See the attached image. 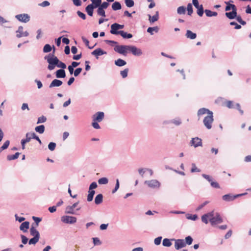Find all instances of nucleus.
<instances>
[{
  "mask_svg": "<svg viewBox=\"0 0 251 251\" xmlns=\"http://www.w3.org/2000/svg\"><path fill=\"white\" fill-rule=\"evenodd\" d=\"M46 121L47 118L44 116H42L38 118L37 124L45 123Z\"/></svg>",
  "mask_w": 251,
  "mask_h": 251,
  "instance_id": "obj_52",
  "label": "nucleus"
},
{
  "mask_svg": "<svg viewBox=\"0 0 251 251\" xmlns=\"http://www.w3.org/2000/svg\"><path fill=\"white\" fill-rule=\"evenodd\" d=\"M213 112L205 116L203 120L204 126L208 129H210L212 127V124L214 121Z\"/></svg>",
  "mask_w": 251,
  "mask_h": 251,
  "instance_id": "obj_4",
  "label": "nucleus"
},
{
  "mask_svg": "<svg viewBox=\"0 0 251 251\" xmlns=\"http://www.w3.org/2000/svg\"><path fill=\"white\" fill-rule=\"evenodd\" d=\"M52 50V47L49 44H46L43 48V52L45 53L50 52Z\"/></svg>",
  "mask_w": 251,
  "mask_h": 251,
  "instance_id": "obj_38",
  "label": "nucleus"
},
{
  "mask_svg": "<svg viewBox=\"0 0 251 251\" xmlns=\"http://www.w3.org/2000/svg\"><path fill=\"white\" fill-rule=\"evenodd\" d=\"M81 39H82L83 42L85 43V45L87 47H88V48L89 49H92L94 47V46H93L92 47H90L89 46V42L88 40L85 37L82 36Z\"/></svg>",
  "mask_w": 251,
  "mask_h": 251,
  "instance_id": "obj_51",
  "label": "nucleus"
},
{
  "mask_svg": "<svg viewBox=\"0 0 251 251\" xmlns=\"http://www.w3.org/2000/svg\"><path fill=\"white\" fill-rule=\"evenodd\" d=\"M162 245L164 247H169L172 245V243L170 239L165 238L163 240Z\"/></svg>",
  "mask_w": 251,
  "mask_h": 251,
  "instance_id": "obj_36",
  "label": "nucleus"
},
{
  "mask_svg": "<svg viewBox=\"0 0 251 251\" xmlns=\"http://www.w3.org/2000/svg\"><path fill=\"white\" fill-rule=\"evenodd\" d=\"M162 237L161 236H159L157 238H156L155 239H154V244L156 245H159L161 243V240H162Z\"/></svg>",
  "mask_w": 251,
  "mask_h": 251,
  "instance_id": "obj_62",
  "label": "nucleus"
},
{
  "mask_svg": "<svg viewBox=\"0 0 251 251\" xmlns=\"http://www.w3.org/2000/svg\"><path fill=\"white\" fill-rule=\"evenodd\" d=\"M103 196L101 194H99L96 196L95 198V203L96 204H100L102 202Z\"/></svg>",
  "mask_w": 251,
  "mask_h": 251,
  "instance_id": "obj_28",
  "label": "nucleus"
},
{
  "mask_svg": "<svg viewBox=\"0 0 251 251\" xmlns=\"http://www.w3.org/2000/svg\"><path fill=\"white\" fill-rule=\"evenodd\" d=\"M128 46L126 45H117L114 48V50L121 54L125 56L126 55L127 50H128Z\"/></svg>",
  "mask_w": 251,
  "mask_h": 251,
  "instance_id": "obj_5",
  "label": "nucleus"
},
{
  "mask_svg": "<svg viewBox=\"0 0 251 251\" xmlns=\"http://www.w3.org/2000/svg\"><path fill=\"white\" fill-rule=\"evenodd\" d=\"M63 82L61 80L55 79L52 81L49 85V88H51L54 87H59L62 84Z\"/></svg>",
  "mask_w": 251,
  "mask_h": 251,
  "instance_id": "obj_19",
  "label": "nucleus"
},
{
  "mask_svg": "<svg viewBox=\"0 0 251 251\" xmlns=\"http://www.w3.org/2000/svg\"><path fill=\"white\" fill-rule=\"evenodd\" d=\"M129 71V69L128 68H126L124 69L123 71H121L120 72V75L122 76L123 78H125L127 76V74Z\"/></svg>",
  "mask_w": 251,
  "mask_h": 251,
  "instance_id": "obj_47",
  "label": "nucleus"
},
{
  "mask_svg": "<svg viewBox=\"0 0 251 251\" xmlns=\"http://www.w3.org/2000/svg\"><path fill=\"white\" fill-rule=\"evenodd\" d=\"M9 144H10V141L9 140H6L4 143L3 145L1 147H0V152H1L2 151L7 149Z\"/></svg>",
  "mask_w": 251,
  "mask_h": 251,
  "instance_id": "obj_37",
  "label": "nucleus"
},
{
  "mask_svg": "<svg viewBox=\"0 0 251 251\" xmlns=\"http://www.w3.org/2000/svg\"><path fill=\"white\" fill-rule=\"evenodd\" d=\"M95 194V191H91V190H89L87 198V200L88 201L90 202L93 200Z\"/></svg>",
  "mask_w": 251,
  "mask_h": 251,
  "instance_id": "obj_34",
  "label": "nucleus"
},
{
  "mask_svg": "<svg viewBox=\"0 0 251 251\" xmlns=\"http://www.w3.org/2000/svg\"><path fill=\"white\" fill-rule=\"evenodd\" d=\"M20 154V153L19 152H16L13 155H8L7 156V159L9 161H10V160H15L16 159H17L19 157Z\"/></svg>",
  "mask_w": 251,
  "mask_h": 251,
  "instance_id": "obj_35",
  "label": "nucleus"
},
{
  "mask_svg": "<svg viewBox=\"0 0 251 251\" xmlns=\"http://www.w3.org/2000/svg\"><path fill=\"white\" fill-rule=\"evenodd\" d=\"M185 243H186V245H190L192 244L193 239L191 236H188L185 237Z\"/></svg>",
  "mask_w": 251,
  "mask_h": 251,
  "instance_id": "obj_44",
  "label": "nucleus"
},
{
  "mask_svg": "<svg viewBox=\"0 0 251 251\" xmlns=\"http://www.w3.org/2000/svg\"><path fill=\"white\" fill-rule=\"evenodd\" d=\"M144 183L147 184L149 187L152 189H158L160 186V183L156 179L146 180Z\"/></svg>",
  "mask_w": 251,
  "mask_h": 251,
  "instance_id": "obj_7",
  "label": "nucleus"
},
{
  "mask_svg": "<svg viewBox=\"0 0 251 251\" xmlns=\"http://www.w3.org/2000/svg\"><path fill=\"white\" fill-rule=\"evenodd\" d=\"M128 50L130 51L135 56H139L143 54L142 51L140 49L133 46H128Z\"/></svg>",
  "mask_w": 251,
  "mask_h": 251,
  "instance_id": "obj_11",
  "label": "nucleus"
},
{
  "mask_svg": "<svg viewBox=\"0 0 251 251\" xmlns=\"http://www.w3.org/2000/svg\"><path fill=\"white\" fill-rule=\"evenodd\" d=\"M98 187V185L96 182H93L90 185L89 187V190L91 191H94V189L97 188Z\"/></svg>",
  "mask_w": 251,
  "mask_h": 251,
  "instance_id": "obj_55",
  "label": "nucleus"
},
{
  "mask_svg": "<svg viewBox=\"0 0 251 251\" xmlns=\"http://www.w3.org/2000/svg\"><path fill=\"white\" fill-rule=\"evenodd\" d=\"M91 54L92 55L95 56L96 58L98 59L99 56H100V55H102L103 54H107V52L106 51L103 50L100 48H98V49H96V50H95L94 51H93L91 52Z\"/></svg>",
  "mask_w": 251,
  "mask_h": 251,
  "instance_id": "obj_14",
  "label": "nucleus"
},
{
  "mask_svg": "<svg viewBox=\"0 0 251 251\" xmlns=\"http://www.w3.org/2000/svg\"><path fill=\"white\" fill-rule=\"evenodd\" d=\"M186 11V8L183 6H179L177 8V12L178 14H184Z\"/></svg>",
  "mask_w": 251,
  "mask_h": 251,
  "instance_id": "obj_41",
  "label": "nucleus"
},
{
  "mask_svg": "<svg viewBox=\"0 0 251 251\" xmlns=\"http://www.w3.org/2000/svg\"><path fill=\"white\" fill-rule=\"evenodd\" d=\"M38 5L41 7H44L49 6L50 5V3L48 1L45 0L42 3H39Z\"/></svg>",
  "mask_w": 251,
  "mask_h": 251,
  "instance_id": "obj_64",
  "label": "nucleus"
},
{
  "mask_svg": "<svg viewBox=\"0 0 251 251\" xmlns=\"http://www.w3.org/2000/svg\"><path fill=\"white\" fill-rule=\"evenodd\" d=\"M191 172V173L200 172L201 170L197 168L195 163H192Z\"/></svg>",
  "mask_w": 251,
  "mask_h": 251,
  "instance_id": "obj_54",
  "label": "nucleus"
},
{
  "mask_svg": "<svg viewBox=\"0 0 251 251\" xmlns=\"http://www.w3.org/2000/svg\"><path fill=\"white\" fill-rule=\"evenodd\" d=\"M55 76L58 78H63L66 77L65 71L63 69H59L56 71Z\"/></svg>",
  "mask_w": 251,
  "mask_h": 251,
  "instance_id": "obj_20",
  "label": "nucleus"
},
{
  "mask_svg": "<svg viewBox=\"0 0 251 251\" xmlns=\"http://www.w3.org/2000/svg\"><path fill=\"white\" fill-rule=\"evenodd\" d=\"M112 8L113 10L116 11L120 10L122 8V6L119 2L115 1L112 5Z\"/></svg>",
  "mask_w": 251,
  "mask_h": 251,
  "instance_id": "obj_29",
  "label": "nucleus"
},
{
  "mask_svg": "<svg viewBox=\"0 0 251 251\" xmlns=\"http://www.w3.org/2000/svg\"><path fill=\"white\" fill-rule=\"evenodd\" d=\"M30 233L31 236L40 239L39 232L36 229V227L34 226L33 225L30 227Z\"/></svg>",
  "mask_w": 251,
  "mask_h": 251,
  "instance_id": "obj_16",
  "label": "nucleus"
},
{
  "mask_svg": "<svg viewBox=\"0 0 251 251\" xmlns=\"http://www.w3.org/2000/svg\"><path fill=\"white\" fill-rule=\"evenodd\" d=\"M56 146V145L55 143L50 142L48 145V148L50 151H53L55 150Z\"/></svg>",
  "mask_w": 251,
  "mask_h": 251,
  "instance_id": "obj_53",
  "label": "nucleus"
},
{
  "mask_svg": "<svg viewBox=\"0 0 251 251\" xmlns=\"http://www.w3.org/2000/svg\"><path fill=\"white\" fill-rule=\"evenodd\" d=\"M149 20L151 23H153L157 21L159 19V12L156 11L155 14L153 16H151V15L149 14Z\"/></svg>",
  "mask_w": 251,
  "mask_h": 251,
  "instance_id": "obj_25",
  "label": "nucleus"
},
{
  "mask_svg": "<svg viewBox=\"0 0 251 251\" xmlns=\"http://www.w3.org/2000/svg\"><path fill=\"white\" fill-rule=\"evenodd\" d=\"M197 9L198 15L200 17H201L203 15V12H204V10H203V7L202 5L201 4V6L198 7V8H197Z\"/></svg>",
  "mask_w": 251,
  "mask_h": 251,
  "instance_id": "obj_40",
  "label": "nucleus"
},
{
  "mask_svg": "<svg viewBox=\"0 0 251 251\" xmlns=\"http://www.w3.org/2000/svg\"><path fill=\"white\" fill-rule=\"evenodd\" d=\"M170 123H173L176 126H178L181 124L182 122L180 118H177L172 120L166 121L163 122L164 124H169Z\"/></svg>",
  "mask_w": 251,
  "mask_h": 251,
  "instance_id": "obj_17",
  "label": "nucleus"
},
{
  "mask_svg": "<svg viewBox=\"0 0 251 251\" xmlns=\"http://www.w3.org/2000/svg\"><path fill=\"white\" fill-rule=\"evenodd\" d=\"M104 114L103 112H98L93 116V120L98 122H101L104 118Z\"/></svg>",
  "mask_w": 251,
  "mask_h": 251,
  "instance_id": "obj_15",
  "label": "nucleus"
},
{
  "mask_svg": "<svg viewBox=\"0 0 251 251\" xmlns=\"http://www.w3.org/2000/svg\"><path fill=\"white\" fill-rule=\"evenodd\" d=\"M31 139H35L39 142L40 145H41L42 143L39 137L37 136L34 132H27L25 135V138L22 139L21 141L22 148L23 150L25 149V144L29 142Z\"/></svg>",
  "mask_w": 251,
  "mask_h": 251,
  "instance_id": "obj_2",
  "label": "nucleus"
},
{
  "mask_svg": "<svg viewBox=\"0 0 251 251\" xmlns=\"http://www.w3.org/2000/svg\"><path fill=\"white\" fill-rule=\"evenodd\" d=\"M114 63L117 66L122 67L126 64V62L121 58H119L115 61Z\"/></svg>",
  "mask_w": 251,
  "mask_h": 251,
  "instance_id": "obj_27",
  "label": "nucleus"
},
{
  "mask_svg": "<svg viewBox=\"0 0 251 251\" xmlns=\"http://www.w3.org/2000/svg\"><path fill=\"white\" fill-rule=\"evenodd\" d=\"M109 4L108 2H103L102 3H101L100 6H99V7L102 8V9H106L108 6H109Z\"/></svg>",
  "mask_w": 251,
  "mask_h": 251,
  "instance_id": "obj_58",
  "label": "nucleus"
},
{
  "mask_svg": "<svg viewBox=\"0 0 251 251\" xmlns=\"http://www.w3.org/2000/svg\"><path fill=\"white\" fill-rule=\"evenodd\" d=\"M120 35L123 38H125V39H130V38H131L133 37V36H132V35L131 34L126 32H125L123 30H121V32L120 34Z\"/></svg>",
  "mask_w": 251,
  "mask_h": 251,
  "instance_id": "obj_32",
  "label": "nucleus"
},
{
  "mask_svg": "<svg viewBox=\"0 0 251 251\" xmlns=\"http://www.w3.org/2000/svg\"><path fill=\"white\" fill-rule=\"evenodd\" d=\"M185 36L187 38L193 40L196 38L197 34L193 32L192 31L190 30H187L186 33L185 34Z\"/></svg>",
  "mask_w": 251,
  "mask_h": 251,
  "instance_id": "obj_24",
  "label": "nucleus"
},
{
  "mask_svg": "<svg viewBox=\"0 0 251 251\" xmlns=\"http://www.w3.org/2000/svg\"><path fill=\"white\" fill-rule=\"evenodd\" d=\"M212 226L218 224H220L223 222V219L220 215L219 213L216 212L214 217L211 219H209Z\"/></svg>",
  "mask_w": 251,
  "mask_h": 251,
  "instance_id": "obj_9",
  "label": "nucleus"
},
{
  "mask_svg": "<svg viewBox=\"0 0 251 251\" xmlns=\"http://www.w3.org/2000/svg\"><path fill=\"white\" fill-rule=\"evenodd\" d=\"M29 222L28 221H25L21 224L20 226V229L23 231L24 232L27 231V230L29 228Z\"/></svg>",
  "mask_w": 251,
  "mask_h": 251,
  "instance_id": "obj_21",
  "label": "nucleus"
},
{
  "mask_svg": "<svg viewBox=\"0 0 251 251\" xmlns=\"http://www.w3.org/2000/svg\"><path fill=\"white\" fill-rule=\"evenodd\" d=\"M92 1V3L91 4H93V6L95 7H98L100 5L101 3V0H91Z\"/></svg>",
  "mask_w": 251,
  "mask_h": 251,
  "instance_id": "obj_43",
  "label": "nucleus"
},
{
  "mask_svg": "<svg viewBox=\"0 0 251 251\" xmlns=\"http://www.w3.org/2000/svg\"><path fill=\"white\" fill-rule=\"evenodd\" d=\"M61 221L66 224H73L76 223V218L75 217L71 216H63L61 217Z\"/></svg>",
  "mask_w": 251,
  "mask_h": 251,
  "instance_id": "obj_8",
  "label": "nucleus"
},
{
  "mask_svg": "<svg viewBox=\"0 0 251 251\" xmlns=\"http://www.w3.org/2000/svg\"><path fill=\"white\" fill-rule=\"evenodd\" d=\"M45 129V127L44 125H42L39 126H37L35 127V130L36 132L40 133L42 134L44 132Z\"/></svg>",
  "mask_w": 251,
  "mask_h": 251,
  "instance_id": "obj_30",
  "label": "nucleus"
},
{
  "mask_svg": "<svg viewBox=\"0 0 251 251\" xmlns=\"http://www.w3.org/2000/svg\"><path fill=\"white\" fill-rule=\"evenodd\" d=\"M21 239H22V242L23 244H27V242H28V238L25 235H21Z\"/></svg>",
  "mask_w": 251,
  "mask_h": 251,
  "instance_id": "obj_63",
  "label": "nucleus"
},
{
  "mask_svg": "<svg viewBox=\"0 0 251 251\" xmlns=\"http://www.w3.org/2000/svg\"><path fill=\"white\" fill-rule=\"evenodd\" d=\"M236 20L240 23L241 24V25H246V22H245V21H243L241 17V16L240 15H237V12H236V16L235 17V18Z\"/></svg>",
  "mask_w": 251,
  "mask_h": 251,
  "instance_id": "obj_39",
  "label": "nucleus"
},
{
  "mask_svg": "<svg viewBox=\"0 0 251 251\" xmlns=\"http://www.w3.org/2000/svg\"><path fill=\"white\" fill-rule=\"evenodd\" d=\"M15 18L20 22L26 23L30 20V16L27 14H21L15 16Z\"/></svg>",
  "mask_w": 251,
  "mask_h": 251,
  "instance_id": "obj_10",
  "label": "nucleus"
},
{
  "mask_svg": "<svg viewBox=\"0 0 251 251\" xmlns=\"http://www.w3.org/2000/svg\"><path fill=\"white\" fill-rule=\"evenodd\" d=\"M32 219L34 220L35 223L36 224V226H38L39 225V223L42 221V219L39 217H36L35 216H33Z\"/></svg>",
  "mask_w": 251,
  "mask_h": 251,
  "instance_id": "obj_56",
  "label": "nucleus"
},
{
  "mask_svg": "<svg viewBox=\"0 0 251 251\" xmlns=\"http://www.w3.org/2000/svg\"><path fill=\"white\" fill-rule=\"evenodd\" d=\"M246 194H247V193L240 194H237L235 195H233L231 194H226V195H224L222 197V199L225 201H233L235 199H236L239 197L246 195Z\"/></svg>",
  "mask_w": 251,
  "mask_h": 251,
  "instance_id": "obj_6",
  "label": "nucleus"
},
{
  "mask_svg": "<svg viewBox=\"0 0 251 251\" xmlns=\"http://www.w3.org/2000/svg\"><path fill=\"white\" fill-rule=\"evenodd\" d=\"M171 240L175 241V247L176 250H179L186 246V243H185V241L183 239L175 240L172 239Z\"/></svg>",
  "mask_w": 251,
  "mask_h": 251,
  "instance_id": "obj_13",
  "label": "nucleus"
},
{
  "mask_svg": "<svg viewBox=\"0 0 251 251\" xmlns=\"http://www.w3.org/2000/svg\"><path fill=\"white\" fill-rule=\"evenodd\" d=\"M97 13L98 14L102 17H105V12L103 9H102L99 7H98Z\"/></svg>",
  "mask_w": 251,
  "mask_h": 251,
  "instance_id": "obj_45",
  "label": "nucleus"
},
{
  "mask_svg": "<svg viewBox=\"0 0 251 251\" xmlns=\"http://www.w3.org/2000/svg\"><path fill=\"white\" fill-rule=\"evenodd\" d=\"M211 113H212V112L209 109L206 108H201L198 110L197 114L198 116H200L205 114H207L209 115Z\"/></svg>",
  "mask_w": 251,
  "mask_h": 251,
  "instance_id": "obj_22",
  "label": "nucleus"
},
{
  "mask_svg": "<svg viewBox=\"0 0 251 251\" xmlns=\"http://www.w3.org/2000/svg\"><path fill=\"white\" fill-rule=\"evenodd\" d=\"M39 238L33 237L31 238L28 242L29 245H35L39 241Z\"/></svg>",
  "mask_w": 251,
  "mask_h": 251,
  "instance_id": "obj_46",
  "label": "nucleus"
},
{
  "mask_svg": "<svg viewBox=\"0 0 251 251\" xmlns=\"http://www.w3.org/2000/svg\"><path fill=\"white\" fill-rule=\"evenodd\" d=\"M159 28L157 26L149 27L148 28L147 31L150 33L151 35H153L154 32L157 33L159 31Z\"/></svg>",
  "mask_w": 251,
  "mask_h": 251,
  "instance_id": "obj_26",
  "label": "nucleus"
},
{
  "mask_svg": "<svg viewBox=\"0 0 251 251\" xmlns=\"http://www.w3.org/2000/svg\"><path fill=\"white\" fill-rule=\"evenodd\" d=\"M108 182V179L106 177H101L98 180L100 184H106Z\"/></svg>",
  "mask_w": 251,
  "mask_h": 251,
  "instance_id": "obj_42",
  "label": "nucleus"
},
{
  "mask_svg": "<svg viewBox=\"0 0 251 251\" xmlns=\"http://www.w3.org/2000/svg\"><path fill=\"white\" fill-rule=\"evenodd\" d=\"M207 216L206 215L204 214L201 216V221L203 223L207 224L208 223V219Z\"/></svg>",
  "mask_w": 251,
  "mask_h": 251,
  "instance_id": "obj_61",
  "label": "nucleus"
},
{
  "mask_svg": "<svg viewBox=\"0 0 251 251\" xmlns=\"http://www.w3.org/2000/svg\"><path fill=\"white\" fill-rule=\"evenodd\" d=\"M126 5L128 7H131L134 6V2L133 0H125Z\"/></svg>",
  "mask_w": 251,
  "mask_h": 251,
  "instance_id": "obj_48",
  "label": "nucleus"
},
{
  "mask_svg": "<svg viewBox=\"0 0 251 251\" xmlns=\"http://www.w3.org/2000/svg\"><path fill=\"white\" fill-rule=\"evenodd\" d=\"M204 12L207 17H212V16H216L218 15L217 12H213L211 11L210 10L205 9L204 10Z\"/></svg>",
  "mask_w": 251,
  "mask_h": 251,
  "instance_id": "obj_31",
  "label": "nucleus"
},
{
  "mask_svg": "<svg viewBox=\"0 0 251 251\" xmlns=\"http://www.w3.org/2000/svg\"><path fill=\"white\" fill-rule=\"evenodd\" d=\"M186 218L188 219L192 220L193 221H196L198 219V216L196 214L192 215V214H187Z\"/></svg>",
  "mask_w": 251,
  "mask_h": 251,
  "instance_id": "obj_50",
  "label": "nucleus"
},
{
  "mask_svg": "<svg viewBox=\"0 0 251 251\" xmlns=\"http://www.w3.org/2000/svg\"><path fill=\"white\" fill-rule=\"evenodd\" d=\"M201 176L210 183L212 181V177L210 176L204 174H202Z\"/></svg>",
  "mask_w": 251,
  "mask_h": 251,
  "instance_id": "obj_57",
  "label": "nucleus"
},
{
  "mask_svg": "<svg viewBox=\"0 0 251 251\" xmlns=\"http://www.w3.org/2000/svg\"><path fill=\"white\" fill-rule=\"evenodd\" d=\"M190 144V146H194L195 148L201 147L202 146V140L199 137L192 138Z\"/></svg>",
  "mask_w": 251,
  "mask_h": 251,
  "instance_id": "obj_12",
  "label": "nucleus"
},
{
  "mask_svg": "<svg viewBox=\"0 0 251 251\" xmlns=\"http://www.w3.org/2000/svg\"><path fill=\"white\" fill-rule=\"evenodd\" d=\"M93 4H89L85 8V11L87 13L88 15L90 16H92L93 14L94 9L96 8Z\"/></svg>",
  "mask_w": 251,
  "mask_h": 251,
  "instance_id": "obj_23",
  "label": "nucleus"
},
{
  "mask_svg": "<svg viewBox=\"0 0 251 251\" xmlns=\"http://www.w3.org/2000/svg\"><path fill=\"white\" fill-rule=\"evenodd\" d=\"M65 212L66 214H75V213L74 209L70 205L66 207Z\"/></svg>",
  "mask_w": 251,
  "mask_h": 251,
  "instance_id": "obj_33",
  "label": "nucleus"
},
{
  "mask_svg": "<svg viewBox=\"0 0 251 251\" xmlns=\"http://www.w3.org/2000/svg\"><path fill=\"white\" fill-rule=\"evenodd\" d=\"M187 10L188 11V15L191 16L193 12V7L191 3H189L187 5Z\"/></svg>",
  "mask_w": 251,
  "mask_h": 251,
  "instance_id": "obj_49",
  "label": "nucleus"
},
{
  "mask_svg": "<svg viewBox=\"0 0 251 251\" xmlns=\"http://www.w3.org/2000/svg\"><path fill=\"white\" fill-rule=\"evenodd\" d=\"M82 70V69L81 68H76L74 71V76H75V77L77 76L80 74V73L81 72Z\"/></svg>",
  "mask_w": 251,
  "mask_h": 251,
  "instance_id": "obj_59",
  "label": "nucleus"
},
{
  "mask_svg": "<svg viewBox=\"0 0 251 251\" xmlns=\"http://www.w3.org/2000/svg\"><path fill=\"white\" fill-rule=\"evenodd\" d=\"M225 3L226 4V6L225 7L226 11H228L232 10L230 12H226L225 13V15L229 19L232 20L235 19L236 16V11L237 10L236 5L232 3H227L226 2H225Z\"/></svg>",
  "mask_w": 251,
  "mask_h": 251,
  "instance_id": "obj_3",
  "label": "nucleus"
},
{
  "mask_svg": "<svg viewBox=\"0 0 251 251\" xmlns=\"http://www.w3.org/2000/svg\"><path fill=\"white\" fill-rule=\"evenodd\" d=\"M118 28L117 26L116 23L113 24L111 25L110 33L114 35H118L121 33V30L118 31Z\"/></svg>",
  "mask_w": 251,
  "mask_h": 251,
  "instance_id": "obj_18",
  "label": "nucleus"
},
{
  "mask_svg": "<svg viewBox=\"0 0 251 251\" xmlns=\"http://www.w3.org/2000/svg\"><path fill=\"white\" fill-rule=\"evenodd\" d=\"M210 185H211V187H212L213 188H218V189L220 188V185L217 182L212 181L210 182Z\"/></svg>",
  "mask_w": 251,
  "mask_h": 251,
  "instance_id": "obj_60",
  "label": "nucleus"
},
{
  "mask_svg": "<svg viewBox=\"0 0 251 251\" xmlns=\"http://www.w3.org/2000/svg\"><path fill=\"white\" fill-rule=\"evenodd\" d=\"M53 51L52 53H49L44 57V59L47 60L49 63L48 69L49 70H53L56 66L63 69L66 68V65L60 61L59 59L54 55L55 52V47L53 46Z\"/></svg>",
  "mask_w": 251,
  "mask_h": 251,
  "instance_id": "obj_1",
  "label": "nucleus"
}]
</instances>
